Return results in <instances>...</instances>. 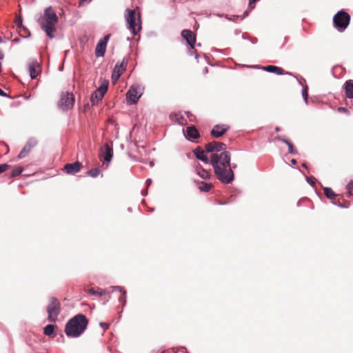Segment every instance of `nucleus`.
Segmentation results:
<instances>
[{
  "label": "nucleus",
  "instance_id": "a18cd8bd",
  "mask_svg": "<svg viewBox=\"0 0 353 353\" xmlns=\"http://www.w3.org/2000/svg\"><path fill=\"white\" fill-rule=\"evenodd\" d=\"M276 139H277L278 140L281 141H283V139H284L283 138H282V137H277Z\"/></svg>",
  "mask_w": 353,
  "mask_h": 353
},
{
  "label": "nucleus",
  "instance_id": "4c0bfd02",
  "mask_svg": "<svg viewBox=\"0 0 353 353\" xmlns=\"http://www.w3.org/2000/svg\"><path fill=\"white\" fill-rule=\"evenodd\" d=\"M338 111L339 112H348L347 109L345 108H343V107L339 108H338Z\"/></svg>",
  "mask_w": 353,
  "mask_h": 353
},
{
  "label": "nucleus",
  "instance_id": "7ed1b4c3",
  "mask_svg": "<svg viewBox=\"0 0 353 353\" xmlns=\"http://www.w3.org/2000/svg\"><path fill=\"white\" fill-rule=\"evenodd\" d=\"M59 19L56 12L49 6L44 10L41 22V28L46 32L50 39L54 37L56 31L55 26L58 23Z\"/></svg>",
  "mask_w": 353,
  "mask_h": 353
},
{
  "label": "nucleus",
  "instance_id": "09e8293b",
  "mask_svg": "<svg viewBox=\"0 0 353 353\" xmlns=\"http://www.w3.org/2000/svg\"><path fill=\"white\" fill-rule=\"evenodd\" d=\"M245 66L247 68H254V65H245Z\"/></svg>",
  "mask_w": 353,
  "mask_h": 353
},
{
  "label": "nucleus",
  "instance_id": "473e14b6",
  "mask_svg": "<svg viewBox=\"0 0 353 353\" xmlns=\"http://www.w3.org/2000/svg\"><path fill=\"white\" fill-rule=\"evenodd\" d=\"M302 97L304 99L305 103L307 104L308 94H307V85H305L302 90Z\"/></svg>",
  "mask_w": 353,
  "mask_h": 353
},
{
  "label": "nucleus",
  "instance_id": "c03bdc74",
  "mask_svg": "<svg viewBox=\"0 0 353 353\" xmlns=\"http://www.w3.org/2000/svg\"><path fill=\"white\" fill-rule=\"evenodd\" d=\"M248 15V11H245L244 13H243V17H246Z\"/></svg>",
  "mask_w": 353,
  "mask_h": 353
},
{
  "label": "nucleus",
  "instance_id": "0eeeda50",
  "mask_svg": "<svg viewBox=\"0 0 353 353\" xmlns=\"http://www.w3.org/2000/svg\"><path fill=\"white\" fill-rule=\"evenodd\" d=\"M143 88L139 85H132L126 93V100L128 104H135L142 96Z\"/></svg>",
  "mask_w": 353,
  "mask_h": 353
},
{
  "label": "nucleus",
  "instance_id": "c9c22d12",
  "mask_svg": "<svg viewBox=\"0 0 353 353\" xmlns=\"http://www.w3.org/2000/svg\"><path fill=\"white\" fill-rule=\"evenodd\" d=\"M306 180L311 185H314L316 181V179L314 176H307Z\"/></svg>",
  "mask_w": 353,
  "mask_h": 353
},
{
  "label": "nucleus",
  "instance_id": "de8ad7c7",
  "mask_svg": "<svg viewBox=\"0 0 353 353\" xmlns=\"http://www.w3.org/2000/svg\"><path fill=\"white\" fill-rule=\"evenodd\" d=\"M291 161H292V163H293V164H295L296 163L295 159H292Z\"/></svg>",
  "mask_w": 353,
  "mask_h": 353
},
{
  "label": "nucleus",
  "instance_id": "39448f33",
  "mask_svg": "<svg viewBox=\"0 0 353 353\" xmlns=\"http://www.w3.org/2000/svg\"><path fill=\"white\" fill-rule=\"evenodd\" d=\"M350 15L344 10L339 11L333 17L334 28L339 32L344 31L350 24Z\"/></svg>",
  "mask_w": 353,
  "mask_h": 353
},
{
  "label": "nucleus",
  "instance_id": "f3484780",
  "mask_svg": "<svg viewBox=\"0 0 353 353\" xmlns=\"http://www.w3.org/2000/svg\"><path fill=\"white\" fill-rule=\"evenodd\" d=\"M186 138L189 140L195 139L199 137V133L194 126H188L186 128Z\"/></svg>",
  "mask_w": 353,
  "mask_h": 353
},
{
  "label": "nucleus",
  "instance_id": "6e6552de",
  "mask_svg": "<svg viewBox=\"0 0 353 353\" xmlns=\"http://www.w3.org/2000/svg\"><path fill=\"white\" fill-rule=\"evenodd\" d=\"M74 103V97L72 93L65 92L61 95L59 105L63 110L71 109Z\"/></svg>",
  "mask_w": 353,
  "mask_h": 353
},
{
  "label": "nucleus",
  "instance_id": "ddd939ff",
  "mask_svg": "<svg viewBox=\"0 0 353 353\" xmlns=\"http://www.w3.org/2000/svg\"><path fill=\"white\" fill-rule=\"evenodd\" d=\"M181 36L187 41L188 45H190L192 48H194L196 42L194 34L189 30H184L181 32Z\"/></svg>",
  "mask_w": 353,
  "mask_h": 353
},
{
  "label": "nucleus",
  "instance_id": "37998d69",
  "mask_svg": "<svg viewBox=\"0 0 353 353\" xmlns=\"http://www.w3.org/2000/svg\"><path fill=\"white\" fill-rule=\"evenodd\" d=\"M91 1H92V0H81V1H80V5H81L83 2H84V1H87V2L90 3Z\"/></svg>",
  "mask_w": 353,
  "mask_h": 353
},
{
  "label": "nucleus",
  "instance_id": "e433bc0d",
  "mask_svg": "<svg viewBox=\"0 0 353 353\" xmlns=\"http://www.w3.org/2000/svg\"><path fill=\"white\" fill-rule=\"evenodd\" d=\"M8 168H10V165L8 164L0 165V174L5 172Z\"/></svg>",
  "mask_w": 353,
  "mask_h": 353
},
{
  "label": "nucleus",
  "instance_id": "2f4dec72",
  "mask_svg": "<svg viewBox=\"0 0 353 353\" xmlns=\"http://www.w3.org/2000/svg\"><path fill=\"white\" fill-rule=\"evenodd\" d=\"M23 170V168L21 166H19L16 168H14L12 171V173H11V175L10 176L11 177H14V176H19Z\"/></svg>",
  "mask_w": 353,
  "mask_h": 353
},
{
  "label": "nucleus",
  "instance_id": "f8f14e48",
  "mask_svg": "<svg viewBox=\"0 0 353 353\" xmlns=\"http://www.w3.org/2000/svg\"><path fill=\"white\" fill-rule=\"evenodd\" d=\"M228 129L229 128L225 125H216L211 130V135L216 138L221 137Z\"/></svg>",
  "mask_w": 353,
  "mask_h": 353
},
{
  "label": "nucleus",
  "instance_id": "6ab92c4d",
  "mask_svg": "<svg viewBox=\"0 0 353 353\" xmlns=\"http://www.w3.org/2000/svg\"><path fill=\"white\" fill-rule=\"evenodd\" d=\"M103 159L106 162H110L113 157V150L108 144L104 145Z\"/></svg>",
  "mask_w": 353,
  "mask_h": 353
},
{
  "label": "nucleus",
  "instance_id": "393cba45",
  "mask_svg": "<svg viewBox=\"0 0 353 353\" xmlns=\"http://www.w3.org/2000/svg\"><path fill=\"white\" fill-rule=\"evenodd\" d=\"M31 148L29 145H25L21 152L18 155V159H23L27 156V154L31 151Z\"/></svg>",
  "mask_w": 353,
  "mask_h": 353
},
{
  "label": "nucleus",
  "instance_id": "a211bd4d",
  "mask_svg": "<svg viewBox=\"0 0 353 353\" xmlns=\"http://www.w3.org/2000/svg\"><path fill=\"white\" fill-rule=\"evenodd\" d=\"M196 174L203 179L208 180L210 178V172L205 169L203 168L199 164L196 166Z\"/></svg>",
  "mask_w": 353,
  "mask_h": 353
},
{
  "label": "nucleus",
  "instance_id": "8fccbe9b",
  "mask_svg": "<svg viewBox=\"0 0 353 353\" xmlns=\"http://www.w3.org/2000/svg\"><path fill=\"white\" fill-rule=\"evenodd\" d=\"M142 194H143V195H146L148 194L147 190L144 193L143 192Z\"/></svg>",
  "mask_w": 353,
  "mask_h": 353
},
{
  "label": "nucleus",
  "instance_id": "f704fd0d",
  "mask_svg": "<svg viewBox=\"0 0 353 353\" xmlns=\"http://www.w3.org/2000/svg\"><path fill=\"white\" fill-rule=\"evenodd\" d=\"M347 190L350 194L353 195V181H350L347 185Z\"/></svg>",
  "mask_w": 353,
  "mask_h": 353
},
{
  "label": "nucleus",
  "instance_id": "c756f323",
  "mask_svg": "<svg viewBox=\"0 0 353 353\" xmlns=\"http://www.w3.org/2000/svg\"><path fill=\"white\" fill-rule=\"evenodd\" d=\"M283 143H285L288 147V152L292 154H295L297 153L296 150L294 149L293 145L287 139H283Z\"/></svg>",
  "mask_w": 353,
  "mask_h": 353
},
{
  "label": "nucleus",
  "instance_id": "79ce46f5",
  "mask_svg": "<svg viewBox=\"0 0 353 353\" xmlns=\"http://www.w3.org/2000/svg\"><path fill=\"white\" fill-rule=\"evenodd\" d=\"M259 0H250V6L252 4V3H254L256 1H258Z\"/></svg>",
  "mask_w": 353,
  "mask_h": 353
},
{
  "label": "nucleus",
  "instance_id": "7c9ffc66",
  "mask_svg": "<svg viewBox=\"0 0 353 353\" xmlns=\"http://www.w3.org/2000/svg\"><path fill=\"white\" fill-rule=\"evenodd\" d=\"M100 174V170L99 168H93L88 172V174L91 177L95 178Z\"/></svg>",
  "mask_w": 353,
  "mask_h": 353
},
{
  "label": "nucleus",
  "instance_id": "5701e85b",
  "mask_svg": "<svg viewBox=\"0 0 353 353\" xmlns=\"http://www.w3.org/2000/svg\"><path fill=\"white\" fill-rule=\"evenodd\" d=\"M103 98V96L99 95L97 92H94L90 98V101L92 105L97 104L99 101H100Z\"/></svg>",
  "mask_w": 353,
  "mask_h": 353
},
{
  "label": "nucleus",
  "instance_id": "9b49d317",
  "mask_svg": "<svg viewBox=\"0 0 353 353\" xmlns=\"http://www.w3.org/2000/svg\"><path fill=\"white\" fill-rule=\"evenodd\" d=\"M81 167V163L76 161L73 163H68L65 165L63 170L68 174H74L80 171Z\"/></svg>",
  "mask_w": 353,
  "mask_h": 353
},
{
  "label": "nucleus",
  "instance_id": "1a4fd4ad",
  "mask_svg": "<svg viewBox=\"0 0 353 353\" xmlns=\"http://www.w3.org/2000/svg\"><path fill=\"white\" fill-rule=\"evenodd\" d=\"M110 35L107 34L101 38L97 44L95 49V55L97 57H103L105 54L107 43Z\"/></svg>",
  "mask_w": 353,
  "mask_h": 353
},
{
  "label": "nucleus",
  "instance_id": "864d4df0",
  "mask_svg": "<svg viewBox=\"0 0 353 353\" xmlns=\"http://www.w3.org/2000/svg\"><path fill=\"white\" fill-rule=\"evenodd\" d=\"M3 42V40L0 37V43H1Z\"/></svg>",
  "mask_w": 353,
  "mask_h": 353
},
{
  "label": "nucleus",
  "instance_id": "cd10ccee",
  "mask_svg": "<svg viewBox=\"0 0 353 353\" xmlns=\"http://www.w3.org/2000/svg\"><path fill=\"white\" fill-rule=\"evenodd\" d=\"M212 184L201 182L199 189L201 192H207L212 188Z\"/></svg>",
  "mask_w": 353,
  "mask_h": 353
},
{
  "label": "nucleus",
  "instance_id": "2eb2a0df",
  "mask_svg": "<svg viewBox=\"0 0 353 353\" xmlns=\"http://www.w3.org/2000/svg\"><path fill=\"white\" fill-rule=\"evenodd\" d=\"M29 72L31 79H35L40 72V65L37 61H33L29 64Z\"/></svg>",
  "mask_w": 353,
  "mask_h": 353
},
{
  "label": "nucleus",
  "instance_id": "f257e3e1",
  "mask_svg": "<svg viewBox=\"0 0 353 353\" xmlns=\"http://www.w3.org/2000/svg\"><path fill=\"white\" fill-rule=\"evenodd\" d=\"M231 156L229 152H223L219 154H211V165L217 179L223 183H231L234 179V172L230 165Z\"/></svg>",
  "mask_w": 353,
  "mask_h": 353
},
{
  "label": "nucleus",
  "instance_id": "58836bf2",
  "mask_svg": "<svg viewBox=\"0 0 353 353\" xmlns=\"http://www.w3.org/2000/svg\"><path fill=\"white\" fill-rule=\"evenodd\" d=\"M151 183H152V180H151L150 179H148L146 180V184H147V186H148H148H150Z\"/></svg>",
  "mask_w": 353,
  "mask_h": 353
},
{
  "label": "nucleus",
  "instance_id": "aec40b11",
  "mask_svg": "<svg viewBox=\"0 0 353 353\" xmlns=\"http://www.w3.org/2000/svg\"><path fill=\"white\" fill-rule=\"evenodd\" d=\"M110 289L112 290L111 292H114V291H119V292L122 293V296L119 298V301L122 303L123 305H124L125 304V302H126V301H125L126 291L123 288L120 287V286H111L110 288Z\"/></svg>",
  "mask_w": 353,
  "mask_h": 353
},
{
  "label": "nucleus",
  "instance_id": "a878e982",
  "mask_svg": "<svg viewBox=\"0 0 353 353\" xmlns=\"http://www.w3.org/2000/svg\"><path fill=\"white\" fill-rule=\"evenodd\" d=\"M108 83H102L98 88L97 90H96V92H98V94H99V95H102V96H104V94H105V92H107L108 90Z\"/></svg>",
  "mask_w": 353,
  "mask_h": 353
},
{
  "label": "nucleus",
  "instance_id": "c85d7f7f",
  "mask_svg": "<svg viewBox=\"0 0 353 353\" xmlns=\"http://www.w3.org/2000/svg\"><path fill=\"white\" fill-rule=\"evenodd\" d=\"M324 194L329 199H334L336 196V194L330 188H324Z\"/></svg>",
  "mask_w": 353,
  "mask_h": 353
},
{
  "label": "nucleus",
  "instance_id": "9d476101",
  "mask_svg": "<svg viewBox=\"0 0 353 353\" xmlns=\"http://www.w3.org/2000/svg\"><path fill=\"white\" fill-rule=\"evenodd\" d=\"M226 145L222 142L212 141L205 145L206 152H226Z\"/></svg>",
  "mask_w": 353,
  "mask_h": 353
},
{
  "label": "nucleus",
  "instance_id": "4be33fe9",
  "mask_svg": "<svg viewBox=\"0 0 353 353\" xmlns=\"http://www.w3.org/2000/svg\"><path fill=\"white\" fill-rule=\"evenodd\" d=\"M345 89L347 97L353 99V83L351 81H346Z\"/></svg>",
  "mask_w": 353,
  "mask_h": 353
},
{
  "label": "nucleus",
  "instance_id": "412c9836",
  "mask_svg": "<svg viewBox=\"0 0 353 353\" xmlns=\"http://www.w3.org/2000/svg\"><path fill=\"white\" fill-rule=\"evenodd\" d=\"M263 70L271 73H275L276 74H283V70L282 68L275 65H267L262 68Z\"/></svg>",
  "mask_w": 353,
  "mask_h": 353
},
{
  "label": "nucleus",
  "instance_id": "4468645a",
  "mask_svg": "<svg viewBox=\"0 0 353 353\" xmlns=\"http://www.w3.org/2000/svg\"><path fill=\"white\" fill-rule=\"evenodd\" d=\"M205 150H202L200 147H197L193 150L195 157L207 164H211V159L210 160L205 155Z\"/></svg>",
  "mask_w": 353,
  "mask_h": 353
},
{
  "label": "nucleus",
  "instance_id": "5fc2aeb1",
  "mask_svg": "<svg viewBox=\"0 0 353 353\" xmlns=\"http://www.w3.org/2000/svg\"><path fill=\"white\" fill-rule=\"evenodd\" d=\"M161 353H164V352H161Z\"/></svg>",
  "mask_w": 353,
  "mask_h": 353
},
{
  "label": "nucleus",
  "instance_id": "bb28decb",
  "mask_svg": "<svg viewBox=\"0 0 353 353\" xmlns=\"http://www.w3.org/2000/svg\"><path fill=\"white\" fill-rule=\"evenodd\" d=\"M89 293L92 295H99V296H103L110 292L108 290H101L100 291H96L93 288H91L89 290Z\"/></svg>",
  "mask_w": 353,
  "mask_h": 353
},
{
  "label": "nucleus",
  "instance_id": "603ef678",
  "mask_svg": "<svg viewBox=\"0 0 353 353\" xmlns=\"http://www.w3.org/2000/svg\"><path fill=\"white\" fill-rule=\"evenodd\" d=\"M198 57H199V56H198V54H195V58H196V59H198Z\"/></svg>",
  "mask_w": 353,
  "mask_h": 353
},
{
  "label": "nucleus",
  "instance_id": "dca6fc26",
  "mask_svg": "<svg viewBox=\"0 0 353 353\" xmlns=\"http://www.w3.org/2000/svg\"><path fill=\"white\" fill-rule=\"evenodd\" d=\"M125 70V67L123 63H117L113 70L112 78L113 79L117 80L123 74Z\"/></svg>",
  "mask_w": 353,
  "mask_h": 353
},
{
  "label": "nucleus",
  "instance_id": "a19ab883",
  "mask_svg": "<svg viewBox=\"0 0 353 353\" xmlns=\"http://www.w3.org/2000/svg\"><path fill=\"white\" fill-rule=\"evenodd\" d=\"M100 325H101V327H103L104 329H106V328H107V325H106L105 323H100Z\"/></svg>",
  "mask_w": 353,
  "mask_h": 353
},
{
  "label": "nucleus",
  "instance_id": "3c124183",
  "mask_svg": "<svg viewBox=\"0 0 353 353\" xmlns=\"http://www.w3.org/2000/svg\"><path fill=\"white\" fill-rule=\"evenodd\" d=\"M279 130H280L279 128H276V132H279Z\"/></svg>",
  "mask_w": 353,
  "mask_h": 353
},
{
  "label": "nucleus",
  "instance_id": "72a5a7b5",
  "mask_svg": "<svg viewBox=\"0 0 353 353\" xmlns=\"http://www.w3.org/2000/svg\"><path fill=\"white\" fill-rule=\"evenodd\" d=\"M37 141L35 139H30L26 145H29L30 148L32 149L33 147H34L37 145Z\"/></svg>",
  "mask_w": 353,
  "mask_h": 353
},
{
  "label": "nucleus",
  "instance_id": "b1692460",
  "mask_svg": "<svg viewBox=\"0 0 353 353\" xmlns=\"http://www.w3.org/2000/svg\"><path fill=\"white\" fill-rule=\"evenodd\" d=\"M56 327V325L52 324L46 325L43 329L44 334L46 336H51L53 334L54 330Z\"/></svg>",
  "mask_w": 353,
  "mask_h": 353
},
{
  "label": "nucleus",
  "instance_id": "49530a36",
  "mask_svg": "<svg viewBox=\"0 0 353 353\" xmlns=\"http://www.w3.org/2000/svg\"><path fill=\"white\" fill-rule=\"evenodd\" d=\"M3 59V54L0 52V60Z\"/></svg>",
  "mask_w": 353,
  "mask_h": 353
},
{
  "label": "nucleus",
  "instance_id": "ea45409f",
  "mask_svg": "<svg viewBox=\"0 0 353 353\" xmlns=\"http://www.w3.org/2000/svg\"><path fill=\"white\" fill-rule=\"evenodd\" d=\"M0 96H6V94L1 89H0Z\"/></svg>",
  "mask_w": 353,
  "mask_h": 353
},
{
  "label": "nucleus",
  "instance_id": "f03ea898",
  "mask_svg": "<svg viewBox=\"0 0 353 353\" xmlns=\"http://www.w3.org/2000/svg\"><path fill=\"white\" fill-rule=\"evenodd\" d=\"M88 323V319L85 315L77 314L67 322L65 333L68 337L77 338L85 330Z\"/></svg>",
  "mask_w": 353,
  "mask_h": 353
},
{
  "label": "nucleus",
  "instance_id": "20e7f679",
  "mask_svg": "<svg viewBox=\"0 0 353 353\" xmlns=\"http://www.w3.org/2000/svg\"><path fill=\"white\" fill-rule=\"evenodd\" d=\"M124 18L127 28L133 35H137L141 30V16L139 14L138 21L136 22L135 12L130 8L125 10Z\"/></svg>",
  "mask_w": 353,
  "mask_h": 353
},
{
  "label": "nucleus",
  "instance_id": "423d86ee",
  "mask_svg": "<svg viewBox=\"0 0 353 353\" xmlns=\"http://www.w3.org/2000/svg\"><path fill=\"white\" fill-rule=\"evenodd\" d=\"M61 311L60 303L57 299L51 297L50 303L47 307L48 320L50 322H55L57 320Z\"/></svg>",
  "mask_w": 353,
  "mask_h": 353
}]
</instances>
